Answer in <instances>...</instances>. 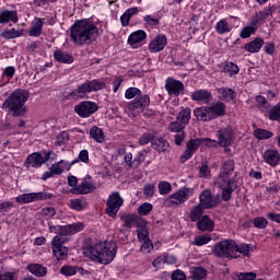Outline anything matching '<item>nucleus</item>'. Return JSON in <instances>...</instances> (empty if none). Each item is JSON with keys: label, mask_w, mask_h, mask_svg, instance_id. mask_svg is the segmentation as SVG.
Instances as JSON below:
<instances>
[{"label": "nucleus", "mask_w": 280, "mask_h": 280, "mask_svg": "<svg viewBox=\"0 0 280 280\" xmlns=\"http://www.w3.org/2000/svg\"><path fill=\"white\" fill-rule=\"evenodd\" d=\"M100 36V28L90 20L77 21L70 30V37L74 45L82 47V45H91L95 43Z\"/></svg>", "instance_id": "nucleus-1"}, {"label": "nucleus", "mask_w": 280, "mask_h": 280, "mask_svg": "<svg viewBox=\"0 0 280 280\" xmlns=\"http://www.w3.org/2000/svg\"><path fill=\"white\" fill-rule=\"evenodd\" d=\"M85 257L95 264L108 266L117 257V244L113 241L96 243L84 252Z\"/></svg>", "instance_id": "nucleus-2"}, {"label": "nucleus", "mask_w": 280, "mask_h": 280, "mask_svg": "<svg viewBox=\"0 0 280 280\" xmlns=\"http://www.w3.org/2000/svg\"><path fill=\"white\" fill-rule=\"evenodd\" d=\"M235 170V162L228 160L223 163L219 177L217 178V185L222 189V200L225 202L231 200V196L234 189H237V179L231 178Z\"/></svg>", "instance_id": "nucleus-3"}, {"label": "nucleus", "mask_w": 280, "mask_h": 280, "mask_svg": "<svg viewBox=\"0 0 280 280\" xmlns=\"http://www.w3.org/2000/svg\"><path fill=\"white\" fill-rule=\"evenodd\" d=\"M30 100V93L25 90L13 91L2 104V110L10 113L13 117H23L27 113L25 104Z\"/></svg>", "instance_id": "nucleus-4"}, {"label": "nucleus", "mask_w": 280, "mask_h": 280, "mask_svg": "<svg viewBox=\"0 0 280 280\" xmlns=\"http://www.w3.org/2000/svg\"><path fill=\"white\" fill-rule=\"evenodd\" d=\"M125 97L126 100H135L136 97V100L129 104V110H131L133 117L139 115V113H143V110L150 106V96L142 95L141 90L138 88L127 89Z\"/></svg>", "instance_id": "nucleus-5"}, {"label": "nucleus", "mask_w": 280, "mask_h": 280, "mask_svg": "<svg viewBox=\"0 0 280 280\" xmlns=\"http://www.w3.org/2000/svg\"><path fill=\"white\" fill-rule=\"evenodd\" d=\"M102 89H106V82L102 80L94 79L92 81H85L70 92L69 97L71 100H84L89 93H96L97 91H102Z\"/></svg>", "instance_id": "nucleus-6"}, {"label": "nucleus", "mask_w": 280, "mask_h": 280, "mask_svg": "<svg viewBox=\"0 0 280 280\" xmlns=\"http://www.w3.org/2000/svg\"><path fill=\"white\" fill-rule=\"evenodd\" d=\"M194 196V188L182 187L175 194L168 196L165 200L167 207H178L185 205Z\"/></svg>", "instance_id": "nucleus-7"}, {"label": "nucleus", "mask_w": 280, "mask_h": 280, "mask_svg": "<svg viewBox=\"0 0 280 280\" xmlns=\"http://www.w3.org/2000/svg\"><path fill=\"white\" fill-rule=\"evenodd\" d=\"M235 241H221L214 245L213 254L215 257H223V258H237V255L235 254Z\"/></svg>", "instance_id": "nucleus-8"}, {"label": "nucleus", "mask_w": 280, "mask_h": 280, "mask_svg": "<svg viewBox=\"0 0 280 280\" xmlns=\"http://www.w3.org/2000/svg\"><path fill=\"white\" fill-rule=\"evenodd\" d=\"M96 189L95 182L88 175L77 187L70 189V194L74 196H86V194H93Z\"/></svg>", "instance_id": "nucleus-9"}, {"label": "nucleus", "mask_w": 280, "mask_h": 280, "mask_svg": "<svg viewBox=\"0 0 280 280\" xmlns=\"http://www.w3.org/2000/svg\"><path fill=\"white\" fill-rule=\"evenodd\" d=\"M49 198H54L51 192H31L23 194L15 198L19 205H30V202H38V200H49Z\"/></svg>", "instance_id": "nucleus-10"}, {"label": "nucleus", "mask_w": 280, "mask_h": 280, "mask_svg": "<svg viewBox=\"0 0 280 280\" xmlns=\"http://www.w3.org/2000/svg\"><path fill=\"white\" fill-rule=\"evenodd\" d=\"M165 91L168 93L170 97H178V95L185 93V84L183 81L168 77L165 80Z\"/></svg>", "instance_id": "nucleus-11"}, {"label": "nucleus", "mask_w": 280, "mask_h": 280, "mask_svg": "<svg viewBox=\"0 0 280 280\" xmlns=\"http://www.w3.org/2000/svg\"><path fill=\"white\" fill-rule=\"evenodd\" d=\"M100 106L97 103H93L91 101H83L80 104L74 106V113L79 115V117L86 118L94 113H97Z\"/></svg>", "instance_id": "nucleus-12"}, {"label": "nucleus", "mask_w": 280, "mask_h": 280, "mask_svg": "<svg viewBox=\"0 0 280 280\" xmlns=\"http://www.w3.org/2000/svg\"><path fill=\"white\" fill-rule=\"evenodd\" d=\"M49 159H51V152H44L43 154L32 153L25 161V167H27V170L31 167L38 168L43 165V163H47Z\"/></svg>", "instance_id": "nucleus-13"}, {"label": "nucleus", "mask_w": 280, "mask_h": 280, "mask_svg": "<svg viewBox=\"0 0 280 280\" xmlns=\"http://www.w3.org/2000/svg\"><path fill=\"white\" fill-rule=\"evenodd\" d=\"M121 205H124V198L119 196V192H112L107 198V214H109L110 218H115Z\"/></svg>", "instance_id": "nucleus-14"}, {"label": "nucleus", "mask_w": 280, "mask_h": 280, "mask_svg": "<svg viewBox=\"0 0 280 280\" xmlns=\"http://www.w3.org/2000/svg\"><path fill=\"white\" fill-rule=\"evenodd\" d=\"M166 45L167 37L163 34H159L149 43V51L150 54H159V51H163L165 49Z\"/></svg>", "instance_id": "nucleus-15"}, {"label": "nucleus", "mask_w": 280, "mask_h": 280, "mask_svg": "<svg viewBox=\"0 0 280 280\" xmlns=\"http://www.w3.org/2000/svg\"><path fill=\"white\" fill-rule=\"evenodd\" d=\"M187 149L184 152V154L180 156V162L185 163V161H189L194 156V154L197 152L198 148L202 145V140L200 139H192L187 142Z\"/></svg>", "instance_id": "nucleus-16"}, {"label": "nucleus", "mask_w": 280, "mask_h": 280, "mask_svg": "<svg viewBox=\"0 0 280 280\" xmlns=\"http://www.w3.org/2000/svg\"><path fill=\"white\" fill-rule=\"evenodd\" d=\"M199 206L203 207V209H213V207L218 206V200L213 198L211 190L206 189L199 195Z\"/></svg>", "instance_id": "nucleus-17"}, {"label": "nucleus", "mask_w": 280, "mask_h": 280, "mask_svg": "<svg viewBox=\"0 0 280 280\" xmlns=\"http://www.w3.org/2000/svg\"><path fill=\"white\" fill-rule=\"evenodd\" d=\"M217 137L221 148H229L233 142V130L231 128H223L217 132Z\"/></svg>", "instance_id": "nucleus-18"}, {"label": "nucleus", "mask_w": 280, "mask_h": 280, "mask_svg": "<svg viewBox=\"0 0 280 280\" xmlns=\"http://www.w3.org/2000/svg\"><path fill=\"white\" fill-rule=\"evenodd\" d=\"M148 34H145V31H136L131 33L128 37V45L132 47V49H139L141 47V43L145 40Z\"/></svg>", "instance_id": "nucleus-19"}, {"label": "nucleus", "mask_w": 280, "mask_h": 280, "mask_svg": "<svg viewBox=\"0 0 280 280\" xmlns=\"http://www.w3.org/2000/svg\"><path fill=\"white\" fill-rule=\"evenodd\" d=\"M208 110L210 113V119H218V117H224L226 115V105L218 102L208 106Z\"/></svg>", "instance_id": "nucleus-20"}, {"label": "nucleus", "mask_w": 280, "mask_h": 280, "mask_svg": "<svg viewBox=\"0 0 280 280\" xmlns=\"http://www.w3.org/2000/svg\"><path fill=\"white\" fill-rule=\"evenodd\" d=\"M262 159H264L265 163H267V165H270L271 167H277V165H279V161H280L279 151L268 149L264 152Z\"/></svg>", "instance_id": "nucleus-21"}, {"label": "nucleus", "mask_w": 280, "mask_h": 280, "mask_svg": "<svg viewBox=\"0 0 280 280\" xmlns=\"http://www.w3.org/2000/svg\"><path fill=\"white\" fill-rule=\"evenodd\" d=\"M44 26H45V21L40 18H35L28 31V35L33 36L34 38H38V36L43 34Z\"/></svg>", "instance_id": "nucleus-22"}, {"label": "nucleus", "mask_w": 280, "mask_h": 280, "mask_svg": "<svg viewBox=\"0 0 280 280\" xmlns=\"http://www.w3.org/2000/svg\"><path fill=\"white\" fill-rule=\"evenodd\" d=\"M191 100L199 102V104H209L211 102V93L207 90H197L191 93Z\"/></svg>", "instance_id": "nucleus-23"}, {"label": "nucleus", "mask_w": 280, "mask_h": 280, "mask_svg": "<svg viewBox=\"0 0 280 280\" xmlns=\"http://www.w3.org/2000/svg\"><path fill=\"white\" fill-rule=\"evenodd\" d=\"M197 229L202 232H211L213 231V229H215V223L213 222V219L209 218V215H203L201 217V219L198 220Z\"/></svg>", "instance_id": "nucleus-24"}, {"label": "nucleus", "mask_w": 280, "mask_h": 280, "mask_svg": "<svg viewBox=\"0 0 280 280\" xmlns=\"http://www.w3.org/2000/svg\"><path fill=\"white\" fill-rule=\"evenodd\" d=\"M10 21H12V23H19V15L16 11H10L7 9L0 10V24L10 23Z\"/></svg>", "instance_id": "nucleus-25"}, {"label": "nucleus", "mask_w": 280, "mask_h": 280, "mask_svg": "<svg viewBox=\"0 0 280 280\" xmlns=\"http://www.w3.org/2000/svg\"><path fill=\"white\" fill-rule=\"evenodd\" d=\"M270 14H272L271 7H267L262 11L257 12L252 21V26L255 27V25H257L258 23L267 21Z\"/></svg>", "instance_id": "nucleus-26"}, {"label": "nucleus", "mask_w": 280, "mask_h": 280, "mask_svg": "<svg viewBox=\"0 0 280 280\" xmlns=\"http://www.w3.org/2000/svg\"><path fill=\"white\" fill-rule=\"evenodd\" d=\"M194 115L198 119V121H211L209 106L197 107L194 110Z\"/></svg>", "instance_id": "nucleus-27"}, {"label": "nucleus", "mask_w": 280, "mask_h": 280, "mask_svg": "<svg viewBox=\"0 0 280 280\" xmlns=\"http://www.w3.org/2000/svg\"><path fill=\"white\" fill-rule=\"evenodd\" d=\"M54 58L57 62H62L63 65H71L73 62V56L60 49L54 51Z\"/></svg>", "instance_id": "nucleus-28"}, {"label": "nucleus", "mask_w": 280, "mask_h": 280, "mask_svg": "<svg viewBox=\"0 0 280 280\" xmlns=\"http://www.w3.org/2000/svg\"><path fill=\"white\" fill-rule=\"evenodd\" d=\"M27 270L31 275H34V277H47V267L40 264H30Z\"/></svg>", "instance_id": "nucleus-29"}, {"label": "nucleus", "mask_w": 280, "mask_h": 280, "mask_svg": "<svg viewBox=\"0 0 280 280\" xmlns=\"http://www.w3.org/2000/svg\"><path fill=\"white\" fill-rule=\"evenodd\" d=\"M233 25L229 23V19H221L219 22L215 24V31L220 35L229 34L232 32Z\"/></svg>", "instance_id": "nucleus-30"}, {"label": "nucleus", "mask_w": 280, "mask_h": 280, "mask_svg": "<svg viewBox=\"0 0 280 280\" xmlns=\"http://www.w3.org/2000/svg\"><path fill=\"white\" fill-rule=\"evenodd\" d=\"M219 100H223V102H233V100L237 96V94L233 91V89L221 88L218 90Z\"/></svg>", "instance_id": "nucleus-31"}, {"label": "nucleus", "mask_w": 280, "mask_h": 280, "mask_svg": "<svg viewBox=\"0 0 280 280\" xmlns=\"http://www.w3.org/2000/svg\"><path fill=\"white\" fill-rule=\"evenodd\" d=\"M264 47V40L259 37L245 45V51L249 54H257Z\"/></svg>", "instance_id": "nucleus-32"}, {"label": "nucleus", "mask_w": 280, "mask_h": 280, "mask_svg": "<svg viewBox=\"0 0 280 280\" xmlns=\"http://www.w3.org/2000/svg\"><path fill=\"white\" fill-rule=\"evenodd\" d=\"M153 150H158V152H167L170 150V142L163 138H154L152 140Z\"/></svg>", "instance_id": "nucleus-33"}, {"label": "nucleus", "mask_w": 280, "mask_h": 280, "mask_svg": "<svg viewBox=\"0 0 280 280\" xmlns=\"http://www.w3.org/2000/svg\"><path fill=\"white\" fill-rule=\"evenodd\" d=\"M52 248V255L56 257L57 261H62L69 257V248L67 246L61 247H51Z\"/></svg>", "instance_id": "nucleus-34"}, {"label": "nucleus", "mask_w": 280, "mask_h": 280, "mask_svg": "<svg viewBox=\"0 0 280 280\" xmlns=\"http://www.w3.org/2000/svg\"><path fill=\"white\" fill-rule=\"evenodd\" d=\"M177 121L182 124L184 127L189 124V120L191 119V108L187 107L182 109L177 115Z\"/></svg>", "instance_id": "nucleus-35"}, {"label": "nucleus", "mask_w": 280, "mask_h": 280, "mask_svg": "<svg viewBox=\"0 0 280 280\" xmlns=\"http://www.w3.org/2000/svg\"><path fill=\"white\" fill-rule=\"evenodd\" d=\"M84 229V224L77 222L72 224H68L63 226V235H73L75 233H80Z\"/></svg>", "instance_id": "nucleus-36"}, {"label": "nucleus", "mask_w": 280, "mask_h": 280, "mask_svg": "<svg viewBox=\"0 0 280 280\" xmlns=\"http://www.w3.org/2000/svg\"><path fill=\"white\" fill-rule=\"evenodd\" d=\"M90 137L96 141V143H104V131L100 129L97 126H94L90 130Z\"/></svg>", "instance_id": "nucleus-37"}, {"label": "nucleus", "mask_w": 280, "mask_h": 280, "mask_svg": "<svg viewBox=\"0 0 280 280\" xmlns=\"http://www.w3.org/2000/svg\"><path fill=\"white\" fill-rule=\"evenodd\" d=\"M2 38L10 40L11 38H21L23 36V30L11 28L0 34Z\"/></svg>", "instance_id": "nucleus-38"}, {"label": "nucleus", "mask_w": 280, "mask_h": 280, "mask_svg": "<svg viewBox=\"0 0 280 280\" xmlns=\"http://www.w3.org/2000/svg\"><path fill=\"white\" fill-rule=\"evenodd\" d=\"M202 213H205V208L198 203L190 210L191 222H198L201 220Z\"/></svg>", "instance_id": "nucleus-39"}, {"label": "nucleus", "mask_w": 280, "mask_h": 280, "mask_svg": "<svg viewBox=\"0 0 280 280\" xmlns=\"http://www.w3.org/2000/svg\"><path fill=\"white\" fill-rule=\"evenodd\" d=\"M223 71L224 73H228L230 78H233V75H237L240 73V67L236 63L228 62L225 63Z\"/></svg>", "instance_id": "nucleus-40"}, {"label": "nucleus", "mask_w": 280, "mask_h": 280, "mask_svg": "<svg viewBox=\"0 0 280 280\" xmlns=\"http://www.w3.org/2000/svg\"><path fill=\"white\" fill-rule=\"evenodd\" d=\"M51 172L56 175V176H60V174H62V172H65V170H67V162L61 160L55 164H52L50 166Z\"/></svg>", "instance_id": "nucleus-41"}, {"label": "nucleus", "mask_w": 280, "mask_h": 280, "mask_svg": "<svg viewBox=\"0 0 280 280\" xmlns=\"http://www.w3.org/2000/svg\"><path fill=\"white\" fill-rule=\"evenodd\" d=\"M138 220L139 218L135 214H127L122 217L124 226H126V229H132L135 224H138Z\"/></svg>", "instance_id": "nucleus-42"}, {"label": "nucleus", "mask_w": 280, "mask_h": 280, "mask_svg": "<svg viewBox=\"0 0 280 280\" xmlns=\"http://www.w3.org/2000/svg\"><path fill=\"white\" fill-rule=\"evenodd\" d=\"M137 235L139 242H145L150 240V232H148V228H145V221H142V226L137 230Z\"/></svg>", "instance_id": "nucleus-43"}, {"label": "nucleus", "mask_w": 280, "mask_h": 280, "mask_svg": "<svg viewBox=\"0 0 280 280\" xmlns=\"http://www.w3.org/2000/svg\"><path fill=\"white\" fill-rule=\"evenodd\" d=\"M252 250H253V247H250V245H248V244L237 245V243H235V253H240L244 257H248V255H250Z\"/></svg>", "instance_id": "nucleus-44"}, {"label": "nucleus", "mask_w": 280, "mask_h": 280, "mask_svg": "<svg viewBox=\"0 0 280 280\" xmlns=\"http://www.w3.org/2000/svg\"><path fill=\"white\" fill-rule=\"evenodd\" d=\"M190 273L195 280L205 279V277H207V270L202 267L191 269Z\"/></svg>", "instance_id": "nucleus-45"}, {"label": "nucleus", "mask_w": 280, "mask_h": 280, "mask_svg": "<svg viewBox=\"0 0 280 280\" xmlns=\"http://www.w3.org/2000/svg\"><path fill=\"white\" fill-rule=\"evenodd\" d=\"M152 209H154V206H152V203L144 202L138 208V213L139 215H150Z\"/></svg>", "instance_id": "nucleus-46"}, {"label": "nucleus", "mask_w": 280, "mask_h": 280, "mask_svg": "<svg viewBox=\"0 0 280 280\" xmlns=\"http://www.w3.org/2000/svg\"><path fill=\"white\" fill-rule=\"evenodd\" d=\"M158 189L161 196H167V194L172 191V184H170V182H160L158 185Z\"/></svg>", "instance_id": "nucleus-47"}, {"label": "nucleus", "mask_w": 280, "mask_h": 280, "mask_svg": "<svg viewBox=\"0 0 280 280\" xmlns=\"http://www.w3.org/2000/svg\"><path fill=\"white\" fill-rule=\"evenodd\" d=\"M211 242V236L209 235H201L196 236L192 241L194 246H205L206 244H209Z\"/></svg>", "instance_id": "nucleus-48"}, {"label": "nucleus", "mask_w": 280, "mask_h": 280, "mask_svg": "<svg viewBox=\"0 0 280 280\" xmlns=\"http://www.w3.org/2000/svg\"><path fill=\"white\" fill-rule=\"evenodd\" d=\"M75 163H89V151L88 150H81L78 159L73 160L71 162V165H75Z\"/></svg>", "instance_id": "nucleus-49"}, {"label": "nucleus", "mask_w": 280, "mask_h": 280, "mask_svg": "<svg viewBox=\"0 0 280 280\" xmlns=\"http://www.w3.org/2000/svg\"><path fill=\"white\" fill-rule=\"evenodd\" d=\"M254 136L256 137V139H270V137H272V132L269 130H265V129H256L254 131Z\"/></svg>", "instance_id": "nucleus-50"}, {"label": "nucleus", "mask_w": 280, "mask_h": 280, "mask_svg": "<svg viewBox=\"0 0 280 280\" xmlns=\"http://www.w3.org/2000/svg\"><path fill=\"white\" fill-rule=\"evenodd\" d=\"M255 229H266L268 226V220L264 217H256L253 220Z\"/></svg>", "instance_id": "nucleus-51"}, {"label": "nucleus", "mask_w": 280, "mask_h": 280, "mask_svg": "<svg viewBox=\"0 0 280 280\" xmlns=\"http://www.w3.org/2000/svg\"><path fill=\"white\" fill-rule=\"evenodd\" d=\"M142 245L140 247L141 253H143L144 255H148L150 253H152V250H154V245L152 244V241L147 240V241H142Z\"/></svg>", "instance_id": "nucleus-52"}, {"label": "nucleus", "mask_w": 280, "mask_h": 280, "mask_svg": "<svg viewBox=\"0 0 280 280\" xmlns=\"http://www.w3.org/2000/svg\"><path fill=\"white\" fill-rule=\"evenodd\" d=\"M78 272V267H72V266H63L60 269V273L63 275L65 277H73Z\"/></svg>", "instance_id": "nucleus-53"}, {"label": "nucleus", "mask_w": 280, "mask_h": 280, "mask_svg": "<svg viewBox=\"0 0 280 280\" xmlns=\"http://www.w3.org/2000/svg\"><path fill=\"white\" fill-rule=\"evenodd\" d=\"M70 208L73 209V211H82L84 209V201L82 199H71Z\"/></svg>", "instance_id": "nucleus-54"}, {"label": "nucleus", "mask_w": 280, "mask_h": 280, "mask_svg": "<svg viewBox=\"0 0 280 280\" xmlns=\"http://www.w3.org/2000/svg\"><path fill=\"white\" fill-rule=\"evenodd\" d=\"M66 234H58L56 235L52 241H51V247L56 246V247H62L65 245V242H67V238L65 237Z\"/></svg>", "instance_id": "nucleus-55"}, {"label": "nucleus", "mask_w": 280, "mask_h": 280, "mask_svg": "<svg viewBox=\"0 0 280 280\" xmlns=\"http://www.w3.org/2000/svg\"><path fill=\"white\" fill-rule=\"evenodd\" d=\"M238 280H255L257 279L256 272H240L235 275Z\"/></svg>", "instance_id": "nucleus-56"}, {"label": "nucleus", "mask_w": 280, "mask_h": 280, "mask_svg": "<svg viewBox=\"0 0 280 280\" xmlns=\"http://www.w3.org/2000/svg\"><path fill=\"white\" fill-rule=\"evenodd\" d=\"M184 129L185 127L180 121H178L177 118L175 121L171 122L168 126V130H171L172 132H183Z\"/></svg>", "instance_id": "nucleus-57"}, {"label": "nucleus", "mask_w": 280, "mask_h": 280, "mask_svg": "<svg viewBox=\"0 0 280 280\" xmlns=\"http://www.w3.org/2000/svg\"><path fill=\"white\" fill-rule=\"evenodd\" d=\"M269 118L275 121H280V103L272 107L269 113Z\"/></svg>", "instance_id": "nucleus-58"}, {"label": "nucleus", "mask_w": 280, "mask_h": 280, "mask_svg": "<svg viewBox=\"0 0 280 280\" xmlns=\"http://www.w3.org/2000/svg\"><path fill=\"white\" fill-rule=\"evenodd\" d=\"M199 176L200 178H211V170L209 168V165L202 164L199 167Z\"/></svg>", "instance_id": "nucleus-59"}, {"label": "nucleus", "mask_w": 280, "mask_h": 280, "mask_svg": "<svg viewBox=\"0 0 280 280\" xmlns=\"http://www.w3.org/2000/svg\"><path fill=\"white\" fill-rule=\"evenodd\" d=\"M42 215L46 217L47 220H50V218H54V215H56V209L51 207H46L42 210Z\"/></svg>", "instance_id": "nucleus-60"}, {"label": "nucleus", "mask_w": 280, "mask_h": 280, "mask_svg": "<svg viewBox=\"0 0 280 280\" xmlns=\"http://www.w3.org/2000/svg\"><path fill=\"white\" fill-rule=\"evenodd\" d=\"M154 191H155L154 184L144 185V188H143L144 196H147L148 198H152V196H154Z\"/></svg>", "instance_id": "nucleus-61"}, {"label": "nucleus", "mask_w": 280, "mask_h": 280, "mask_svg": "<svg viewBox=\"0 0 280 280\" xmlns=\"http://www.w3.org/2000/svg\"><path fill=\"white\" fill-rule=\"evenodd\" d=\"M18 276L16 272L14 271H8V272H3L0 273V280H18Z\"/></svg>", "instance_id": "nucleus-62"}, {"label": "nucleus", "mask_w": 280, "mask_h": 280, "mask_svg": "<svg viewBox=\"0 0 280 280\" xmlns=\"http://www.w3.org/2000/svg\"><path fill=\"white\" fill-rule=\"evenodd\" d=\"M255 33V27L246 26L241 32V38H250V35Z\"/></svg>", "instance_id": "nucleus-63"}, {"label": "nucleus", "mask_w": 280, "mask_h": 280, "mask_svg": "<svg viewBox=\"0 0 280 280\" xmlns=\"http://www.w3.org/2000/svg\"><path fill=\"white\" fill-rule=\"evenodd\" d=\"M186 279H187V276L183 270L177 269L172 273V280H186Z\"/></svg>", "instance_id": "nucleus-64"}]
</instances>
